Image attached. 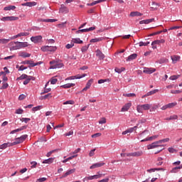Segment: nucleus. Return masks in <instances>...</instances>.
Returning a JSON list of instances; mask_svg holds the SVG:
<instances>
[{"mask_svg": "<svg viewBox=\"0 0 182 182\" xmlns=\"http://www.w3.org/2000/svg\"><path fill=\"white\" fill-rule=\"evenodd\" d=\"M31 80H32V76L28 75L23 81V85H28V83H29V82H31Z\"/></svg>", "mask_w": 182, "mask_h": 182, "instance_id": "33", "label": "nucleus"}, {"mask_svg": "<svg viewBox=\"0 0 182 182\" xmlns=\"http://www.w3.org/2000/svg\"><path fill=\"white\" fill-rule=\"evenodd\" d=\"M157 92H159V90H151L150 92H148L146 94V96H151V95H155V93H157Z\"/></svg>", "mask_w": 182, "mask_h": 182, "instance_id": "38", "label": "nucleus"}, {"mask_svg": "<svg viewBox=\"0 0 182 182\" xmlns=\"http://www.w3.org/2000/svg\"><path fill=\"white\" fill-rule=\"evenodd\" d=\"M18 49H21L19 43H16V46H13L10 48V50H18Z\"/></svg>", "mask_w": 182, "mask_h": 182, "instance_id": "29", "label": "nucleus"}, {"mask_svg": "<svg viewBox=\"0 0 182 182\" xmlns=\"http://www.w3.org/2000/svg\"><path fill=\"white\" fill-rule=\"evenodd\" d=\"M52 88H47L46 87H44V89L43 92H41V95H45L46 93H49V92H51Z\"/></svg>", "mask_w": 182, "mask_h": 182, "instance_id": "34", "label": "nucleus"}, {"mask_svg": "<svg viewBox=\"0 0 182 182\" xmlns=\"http://www.w3.org/2000/svg\"><path fill=\"white\" fill-rule=\"evenodd\" d=\"M102 177V174L94 175L87 177V180H97V178H100Z\"/></svg>", "mask_w": 182, "mask_h": 182, "instance_id": "25", "label": "nucleus"}, {"mask_svg": "<svg viewBox=\"0 0 182 182\" xmlns=\"http://www.w3.org/2000/svg\"><path fill=\"white\" fill-rule=\"evenodd\" d=\"M26 97V95L21 94L18 97V100H23Z\"/></svg>", "mask_w": 182, "mask_h": 182, "instance_id": "64", "label": "nucleus"}, {"mask_svg": "<svg viewBox=\"0 0 182 182\" xmlns=\"http://www.w3.org/2000/svg\"><path fill=\"white\" fill-rule=\"evenodd\" d=\"M132 107V102H127L121 109V112H127Z\"/></svg>", "mask_w": 182, "mask_h": 182, "instance_id": "14", "label": "nucleus"}, {"mask_svg": "<svg viewBox=\"0 0 182 182\" xmlns=\"http://www.w3.org/2000/svg\"><path fill=\"white\" fill-rule=\"evenodd\" d=\"M21 5H22V6L32 7V6H36V2H35V1L26 2V3L22 4Z\"/></svg>", "mask_w": 182, "mask_h": 182, "instance_id": "22", "label": "nucleus"}, {"mask_svg": "<svg viewBox=\"0 0 182 182\" xmlns=\"http://www.w3.org/2000/svg\"><path fill=\"white\" fill-rule=\"evenodd\" d=\"M60 12H61V14H68V12H69V9H68V7L65 6V4H61L60 8Z\"/></svg>", "mask_w": 182, "mask_h": 182, "instance_id": "16", "label": "nucleus"}, {"mask_svg": "<svg viewBox=\"0 0 182 182\" xmlns=\"http://www.w3.org/2000/svg\"><path fill=\"white\" fill-rule=\"evenodd\" d=\"M73 42L74 43H79V44L83 43V41L80 40V38H74Z\"/></svg>", "mask_w": 182, "mask_h": 182, "instance_id": "46", "label": "nucleus"}, {"mask_svg": "<svg viewBox=\"0 0 182 182\" xmlns=\"http://www.w3.org/2000/svg\"><path fill=\"white\" fill-rule=\"evenodd\" d=\"M149 44H150L149 41H146V42L140 41L139 43V45L140 47H141V46H147V45H149Z\"/></svg>", "mask_w": 182, "mask_h": 182, "instance_id": "39", "label": "nucleus"}, {"mask_svg": "<svg viewBox=\"0 0 182 182\" xmlns=\"http://www.w3.org/2000/svg\"><path fill=\"white\" fill-rule=\"evenodd\" d=\"M159 144H160L159 141L153 142V143L147 145V149L148 150H151L153 149H156V147H159L160 145H159Z\"/></svg>", "mask_w": 182, "mask_h": 182, "instance_id": "8", "label": "nucleus"}, {"mask_svg": "<svg viewBox=\"0 0 182 182\" xmlns=\"http://www.w3.org/2000/svg\"><path fill=\"white\" fill-rule=\"evenodd\" d=\"M29 75L23 74L20 77H17L16 80H25Z\"/></svg>", "mask_w": 182, "mask_h": 182, "instance_id": "35", "label": "nucleus"}, {"mask_svg": "<svg viewBox=\"0 0 182 182\" xmlns=\"http://www.w3.org/2000/svg\"><path fill=\"white\" fill-rule=\"evenodd\" d=\"M97 4H99L98 0L97 1H93L92 3H88V4H87V6H93L95 5H97Z\"/></svg>", "mask_w": 182, "mask_h": 182, "instance_id": "49", "label": "nucleus"}, {"mask_svg": "<svg viewBox=\"0 0 182 182\" xmlns=\"http://www.w3.org/2000/svg\"><path fill=\"white\" fill-rule=\"evenodd\" d=\"M143 14L139 12V11H132L130 13L129 16H142Z\"/></svg>", "mask_w": 182, "mask_h": 182, "instance_id": "28", "label": "nucleus"}, {"mask_svg": "<svg viewBox=\"0 0 182 182\" xmlns=\"http://www.w3.org/2000/svg\"><path fill=\"white\" fill-rule=\"evenodd\" d=\"M20 56H21V58H30L31 54L26 52H21Z\"/></svg>", "mask_w": 182, "mask_h": 182, "instance_id": "36", "label": "nucleus"}, {"mask_svg": "<svg viewBox=\"0 0 182 182\" xmlns=\"http://www.w3.org/2000/svg\"><path fill=\"white\" fill-rule=\"evenodd\" d=\"M9 41H11V39L1 38V39H0V44L5 45V44L8 43V42H9Z\"/></svg>", "mask_w": 182, "mask_h": 182, "instance_id": "37", "label": "nucleus"}, {"mask_svg": "<svg viewBox=\"0 0 182 182\" xmlns=\"http://www.w3.org/2000/svg\"><path fill=\"white\" fill-rule=\"evenodd\" d=\"M57 82H58V79H56V78H53L50 80V84L51 85H56Z\"/></svg>", "mask_w": 182, "mask_h": 182, "instance_id": "62", "label": "nucleus"}, {"mask_svg": "<svg viewBox=\"0 0 182 182\" xmlns=\"http://www.w3.org/2000/svg\"><path fill=\"white\" fill-rule=\"evenodd\" d=\"M42 109V106H37L32 108L33 112H38V110H41Z\"/></svg>", "mask_w": 182, "mask_h": 182, "instance_id": "54", "label": "nucleus"}, {"mask_svg": "<svg viewBox=\"0 0 182 182\" xmlns=\"http://www.w3.org/2000/svg\"><path fill=\"white\" fill-rule=\"evenodd\" d=\"M123 96L125 97H136V95L134 93L124 94Z\"/></svg>", "mask_w": 182, "mask_h": 182, "instance_id": "43", "label": "nucleus"}, {"mask_svg": "<svg viewBox=\"0 0 182 182\" xmlns=\"http://www.w3.org/2000/svg\"><path fill=\"white\" fill-rule=\"evenodd\" d=\"M42 36H32L31 37V42H33V43H39L42 41Z\"/></svg>", "mask_w": 182, "mask_h": 182, "instance_id": "7", "label": "nucleus"}, {"mask_svg": "<svg viewBox=\"0 0 182 182\" xmlns=\"http://www.w3.org/2000/svg\"><path fill=\"white\" fill-rule=\"evenodd\" d=\"M171 58L173 63H176V62H178V60H180V56L178 55H173V56H171Z\"/></svg>", "mask_w": 182, "mask_h": 182, "instance_id": "30", "label": "nucleus"}, {"mask_svg": "<svg viewBox=\"0 0 182 182\" xmlns=\"http://www.w3.org/2000/svg\"><path fill=\"white\" fill-rule=\"evenodd\" d=\"M4 11H14V9H16V6H8L4 7Z\"/></svg>", "mask_w": 182, "mask_h": 182, "instance_id": "32", "label": "nucleus"}, {"mask_svg": "<svg viewBox=\"0 0 182 182\" xmlns=\"http://www.w3.org/2000/svg\"><path fill=\"white\" fill-rule=\"evenodd\" d=\"M86 75V74H82V75L80 74H78L76 75L68 77L65 79V80H75V79H82L83 77H85Z\"/></svg>", "mask_w": 182, "mask_h": 182, "instance_id": "5", "label": "nucleus"}, {"mask_svg": "<svg viewBox=\"0 0 182 182\" xmlns=\"http://www.w3.org/2000/svg\"><path fill=\"white\" fill-rule=\"evenodd\" d=\"M18 38H21V36H28L29 35V33L28 32H21L18 33Z\"/></svg>", "mask_w": 182, "mask_h": 182, "instance_id": "47", "label": "nucleus"}, {"mask_svg": "<svg viewBox=\"0 0 182 182\" xmlns=\"http://www.w3.org/2000/svg\"><path fill=\"white\" fill-rule=\"evenodd\" d=\"M180 77V75H171L169 79L170 80H177V79H178Z\"/></svg>", "mask_w": 182, "mask_h": 182, "instance_id": "45", "label": "nucleus"}, {"mask_svg": "<svg viewBox=\"0 0 182 182\" xmlns=\"http://www.w3.org/2000/svg\"><path fill=\"white\" fill-rule=\"evenodd\" d=\"M106 123V118L103 117L99 121L100 124H105Z\"/></svg>", "mask_w": 182, "mask_h": 182, "instance_id": "58", "label": "nucleus"}, {"mask_svg": "<svg viewBox=\"0 0 182 182\" xmlns=\"http://www.w3.org/2000/svg\"><path fill=\"white\" fill-rule=\"evenodd\" d=\"M137 58V53H133L127 58V62L134 60Z\"/></svg>", "mask_w": 182, "mask_h": 182, "instance_id": "24", "label": "nucleus"}, {"mask_svg": "<svg viewBox=\"0 0 182 182\" xmlns=\"http://www.w3.org/2000/svg\"><path fill=\"white\" fill-rule=\"evenodd\" d=\"M168 106V109H173L174 106H177V102H171L166 105Z\"/></svg>", "mask_w": 182, "mask_h": 182, "instance_id": "40", "label": "nucleus"}, {"mask_svg": "<svg viewBox=\"0 0 182 182\" xmlns=\"http://www.w3.org/2000/svg\"><path fill=\"white\" fill-rule=\"evenodd\" d=\"M50 65H51L49 69H60V68H63L64 65L62 63H58L56 60L50 61Z\"/></svg>", "mask_w": 182, "mask_h": 182, "instance_id": "2", "label": "nucleus"}, {"mask_svg": "<svg viewBox=\"0 0 182 182\" xmlns=\"http://www.w3.org/2000/svg\"><path fill=\"white\" fill-rule=\"evenodd\" d=\"M96 29L95 26L90 27L89 28H83V29H80L77 31V33H86V32H91L92 31H95Z\"/></svg>", "mask_w": 182, "mask_h": 182, "instance_id": "9", "label": "nucleus"}, {"mask_svg": "<svg viewBox=\"0 0 182 182\" xmlns=\"http://www.w3.org/2000/svg\"><path fill=\"white\" fill-rule=\"evenodd\" d=\"M159 144H161V143H167V141H170V139L169 138H166V139H164L158 141Z\"/></svg>", "mask_w": 182, "mask_h": 182, "instance_id": "48", "label": "nucleus"}, {"mask_svg": "<svg viewBox=\"0 0 182 182\" xmlns=\"http://www.w3.org/2000/svg\"><path fill=\"white\" fill-rule=\"evenodd\" d=\"M74 46H75V44L71 43L70 44H67L65 46V48H66V49H71V48H73Z\"/></svg>", "mask_w": 182, "mask_h": 182, "instance_id": "63", "label": "nucleus"}, {"mask_svg": "<svg viewBox=\"0 0 182 182\" xmlns=\"http://www.w3.org/2000/svg\"><path fill=\"white\" fill-rule=\"evenodd\" d=\"M73 86H76L75 83H67L63 85H60L62 89H70V87H73Z\"/></svg>", "mask_w": 182, "mask_h": 182, "instance_id": "17", "label": "nucleus"}, {"mask_svg": "<svg viewBox=\"0 0 182 182\" xmlns=\"http://www.w3.org/2000/svg\"><path fill=\"white\" fill-rule=\"evenodd\" d=\"M100 136H102V133L98 132V133L92 134L91 137L92 139H96V137H100Z\"/></svg>", "mask_w": 182, "mask_h": 182, "instance_id": "50", "label": "nucleus"}, {"mask_svg": "<svg viewBox=\"0 0 182 182\" xmlns=\"http://www.w3.org/2000/svg\"><path fill=\"white\" fill-rule=\"evenodd\" d=\"M20 139V141H21V143H23V141H25V140H26V139L28 138V135L24 134L22 135L21 137H18Z\"/></svg>", "mask_w": 182, "mask_h": 182, "instance_id": "44", "label": "nucleus"}, {"mask_svg": "<svg viewBox=\"0 0 182 182\" xmlns=\"http://www.w3.org/2000/svg\"><path fill=\"white\" fill-rule=\"evenodd\" d=\"M154 18H149V19H146V20H142L141 21H139L140 25H143V24H149V23H151V22H154Z\"/></svg>", "mask_w": 182, "mask_h": 182, "instance_id": "19", "label": "nucleus"}, {"mask_svg": "<svg viewBox=\"0 0 182 182\" xmlns=\"http://www.w3.org/2000/svg\"><path fill=\"white\" fill-rule=\"evenodd\" d=\"M181 168H182V165L180 166H176V167L172 168V170L171 171V173H177V171H178V170H180V169H181Z\"/></svg>", "mask_w": 182, "mask_h": 182, "instance_id": "41", "label": "nucleus"}, {"mask_svg": "<svg viewBox=\"0 0 182 182\" xmlns=\"http://www.w3.org/2000/svg\"><path fill=\"white\" fill-rule=\"evenodd\" d=\"M58 47L56 46H43L41 48L42 52H56Z\"/></svg>", "mask_w": 182, "mask_h": 182, "instance_id": "3", "label": "nucleus"}, {"mask_svg": "<svg viewBox=\"0 0 182 182\" xmlns=\"http://www.w3.org/2000/svg\"><path fill=\"white\" fill-rule=\"evenodd\" d=\"M170 119L171 120H177V119H178V116H177L176 114H173L170 116Z\"/></svg>", "mask_w": 182, "mask_h": 182, "instance_id": "61", "label": "nucleus"}, {"mask_svg": "<svg viewBox=\"0 0 182 182\" xmlns=\"http://www.w3.org/2000/svg\"><path fill=\"white\" fill-rule=\"evenodd\" d=\"M7 147H12V144L11 142H7L0 146V149L1 150H5V149H6Z\"/></svg>", "mask_w": 182, "mask_h": 182, "instance_id": "21", "label": "nucleus"}, {"mask_svg": "<svg viewBox=\"0 0 182 182\" xmlns=\"http://www.w3.org/2000/svg\"><path fill=\"white\" fill-rule=\"evenodd\" d=\"M18 19H19L18 17L11 16L3 17L1 18V21H18Z\"/></svg>", "mask_w": 182, "mask_h": 182, "instance_id": "12", "label": "nucleus"}, {"mask_svg": "<svg viewBox=\"0 0 182 182\" xmlns=\"http://www.w3.org/2000/svg\"><path fill=\"white\" fill-rule=\"evenodd\" d=\"M53 160H55L54 158H49L48 159H45L43 161V164H52V163H53Z\"/></svg>", "mask_w": 182, "mask_h": 182, "instance_id": "27", "label": "nucleus"}, {"mask_svg": "<svg viewBox=\"0 0 182 182\" xmlns=\"http://www.w3.org/2000/svg\"><path fill=\"white\" fill-rule=\"evenodd\" d=\"M143 72H144V73H146L147 75H151V73H154V72H156V68H144Z\"/></svg>", "mask_w": 182, "mask_h": 182, "instance_id": "11", "label": "nucleus"}, {"mask_svg": "<svg viewBox=\"0 0 182 182\" xmlns=\"http://www.w3.org/2000/svg\"><path fill=\"white\" fill-rule=\"evenodd\" d=\"M168 151H169V153H177V150H176L173 147H170L168 149Z\"/></svg>", "mask_w": 182, "mask_h": 182, "instance_id": "55", "label": "nucleus"}, {"mask_svg": "<svg viewBox=\"0 0 182 182\" xmlns=\"http://www.w3.org/2000/svg\"><path fill=\"white\" fill-rule=\"evenodd\" d=\"M75 171H76V168L68 170L65 173H63V175L61 176V178H65L68 177V176H70V174H73Z\"/></svg>", "mask_w": 182, "mask_h": 182, "instance_id": "10", "label": "nucleus"}, {"mask_svg": "<svg viewBox=\"0 0 182 182\" xmlns=\"http://www.w3.org/2000/svg\"><path fill=\"white\" fill-rule=\"evenodd\" d=\"M23 113V109H18L16 110V114H22Z\"/></svg>", "mask_w": 182, "mask_h": 182, "instance_id": "60", "label": "nucleus"}, {"mask_svg": "<svg viewBox=\"0 0 182 182\" xmlns=\"http://www.w3.org/2000/svg\"><path fill=\"white\" fill-rule=\"evenodd\" d=\"M164 42H166L165 39L156 40L151 43V46L154 49H157V46L156 45H160V43H164Z\"/></svg>", "mask_w": 182, "mask_h": 182, "instance_id": "6", "label": "nucleus"}, {"mask_svg": "<svg viewBox=\"0 0 182 182\" xmlns=\"http://www.w3.org/2000/svg\"><path fill=\"white\" fill-rule=\"evenodd\" d=\"M11 146H16V144H19L22 142H21L20 138L18 137V138H16L14 142H11Z\"/></svg>", "mask_w": 182, "mask_h": 182, "instance_id": "31", "label": "nucleus"}, {"mask_svg": "<svg viewBox=\"0 0 182 182\" xmlns=\"http://www.w3.org/2000/svg\"><path fill=\"white\" fill-rule=\"evenodd\" d=\"M39 22H47V23H53V22H56L58 20L56 19H43V18H40L38 19Z\"/></svg>", "mask_w": 182, "mask_h": 182, "instance_id": "26", "label": "nucleus"}, {"mask_svg": "<svg viewBox=\"0 0 182 182\" xmlns=\"http://www.w3.org/2000/svg\"><path fill=\"white\" fill-rule=\"evenodd\" d=\"M106 164L105 162H97L95 164H93L90 168L93 169V168H97L99 167H102L105 166Z\"/></svg>", "mask_w": 182, "mask_h": 182, "instance_id": "13", "label": "nucleus"}, {"mask_svg": "<svg viewBox=\"0 0 182 182\" xmlns=\"http://www.w3.org/2000/svg\"><path fill=\"white\" fill-rule=\"evenodd\" d=\"M151 105L149 104L138 105L136 106V111L138 113H143L144 110H150Z\"/></svg>", "mask_w": 182, "mask_h": 182, "instance_id": "1", "label": "nucleus"}, {"mask_svg": "<svg viewBox=\"0 0 182 182\" xmlns=\"http://www.w3.org/2000/svg\"><path fill=\"white\" fill-rule=\"evenodd\" d=\"M21 122H24V123H28V122H31L30 118H21Z\"/></svg>", "mask_w": 182, "mask_h": 182, "instance_id": "57", "label": "nucleus"}, {"mask_svg": "<svg viewBox=\"0 0 182 182\" xmlns=\"http://www.w3.org/2000/svg\"><path fill=\"white\" fill-rule=\"evenodd\" d=\"M96 56L99 58L100 60H103V59H105V54H103V53L100 51V50H97Z\"/></svg>", "mask_w": 182, "mask_h": 182, "instance_id": "15", "label": "nucleus"}, {"mask_svg": "<svg viewBox=\"0 0 182 182\" xmlns=\"http://www.w3.org/2000/svg\"><path fill=\"white\" fill-rule=\"evenodd\" d=\"M105 38L103 37H99V38H92L90 40L91 43H96V42H102V41H104Z\"/></svg>", "mask_w": 182, "mask_h": 182, "instance_id": "23", "label": "nucleus"}, {"mask_svg": "<svg viewBox=\"0 0 182 182\" xmlns=\"http://www.w3.org/2000/svg\"><path fill=\"white\" fill-rule=\"evenodd\" d=\"M63 105H75V101L68 100L63 102Z\"/></svg>", "mask_w": 182, "mask_h": 182, "instance_id": "53", "label": "nucleus"}, {"mask_svg": "<svg viewBox=\"0 0 182 182\" xmlns=\"http://www.w3.org/2000/svg\"><path fill=\"white\" fill-rule=\"evenodd\" d=\"M141 156H143V151H138L134 153H128L127 154V157H140Z\"/></svg>", "mask_w": 182, "mask_h": 182, "instance_id": "4", "label": "nucleus"}, {"mask_svg": "<svg viewBox=\"0 0 182 182\" xmlns=\"http://www.w3.org/2000/svg\"><path fill=\"white\" fill-rule=\"evenodd\" d=\"M105 82H109V79H105V80L101 79L98 80L99 85H102V83H105Z\"/></svg>", "mask_w": 182, "mask_h": 182, "instance_id": "59", "label": "nucleus"}, {"mask_svg": "<svg viewBox=\"0 0 182 182\" xmlns=\"http://www.w3.org/2000/svg\"><path fill=\"white\" fill-rule=\"evenodd\" d=\"M14 43H18L20 45V49H22L23 48H28V42L15 41Z\"/></svg>", "mask_w": 182, "mask_h": 182, "instance_id": "20", "label": "nucleus"}, {"mask_svg": "<svg viewBox=\"0 0 182 182\" xmlns=\"http://www.w3.org/2000/svg\"><path fill=\"white\" fill-rule=\"evenodd\" d=\"M42 63H43V62L42 61H39L38 63H33V61L30 60L28 68H35V66H39V65H42Z\"/></svg>", "mask_w": 182, "mask_h": 182, "instance_id": "18", "label": "nucleus"}, {"mask_svg": "<svg viewBox=\"0 0 182 182\" xmlns=\"http://www.w3.org/2000/svg\"><path fill=\"white\" fill-rule=\"evenodd\" d=\"M9 86V85L8 83L4 82L3 85L1 87L0 89H1V90L8 89Z\"/></svg>", "mask_w": 182, "mask_h": 182, "instance_id": "51", "label": "nucleus"}, {"mask_svg": "<svg viewBox=\"0 0 182 182\" xmlns=\"http://www.w3.org/2000/svg\"><path fill=\"white\" fill-rule=\"evenodd\" d=\"M89 49V46H85L81 48V52L85 53Z\"/></svg>", "mask_w": 182, "mask_h": 182, "instance_id": "56", "label": "nucleus"}, {"mask_svg": "<svg viewBox=\"0 0 182 182\" xmlns=\"http://www.w3.org/2000/svg\"><path fill=\"white\" fill-rule=\"evenodd\" d=\"M31 168H36V166L38 165V163L36 161H31Z\"/></svg>", "mask_w": 182, "mask_h": 182, "instance_id": "52", "label": "nucleus"}, {"mask_svg": "<svg viewBox=\"0 0 182 182\" xmlns=\"http://www.w3.org/2000/svg\"><path fill=\"white\" fill-rule=\"evenodd\" d=\"M93 83V79H90L87 81L86 86L88 89H90V86H92V84Z\"/></svg>", "mask_w": 182, "mask_h": 182, "instance_id": "42", "label": "nucleus"}]
</instances>
